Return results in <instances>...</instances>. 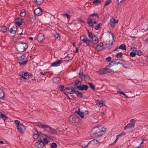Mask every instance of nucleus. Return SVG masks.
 Instances as JSON below:
<instances>
[{
  "label": "nucleus",
  "instance_id": "nucleus-35",
  "mask_svg": "<svg viewBox=\"0 0 148 148\" xmlns=\"http://www.w3.org/2000/svg\"><path fill=\"white\" fill-rule=\"evenodd\" d=\"M0 117L4 121L6 119H8V117L5 115V114H3L1 113L0 114Z\"/></svg>",
  "mask_w": 148,
  "mask_h": 148
},
{
  "label": "nucleus",
  "instance_id": "nucleus-49",
  "mask_svg": "<svg viewBox=\"0 0 148 148\" xmlns=\"http://www.w3.org/2000/svg\"><path fill=\"white\" fill-rule=\"evenodd\" d=\"M136 55V53L135 52L132 51L130 53V56L132 57H134Z\"/></svg>",
  "mask_w": 148,
  "mask_h": 148
},
{
  "label": "nucleus",
  "instance_id": "nucleus-45",
  "mask_svg": "<svg viewBox=\"0 0 148 148\" xmlns=\"http://www.w3.org/2000/svg\"><path fill=\"white\" fill-rule=\"evenodd\" d=\"M51 148H56L57 145L55 143H52L51 145Z\"/></svg>",
  "mask_w": 148,
  "mask_h": 148
},
{
  "label": "nucleus",
  "instance_id": "nucleus-46",
  "mask_svg": "<svg viewBox=\"0 0 148 148\" xmlns=\"http://www.w3.org/2000/svg\"><path fill=\"white\" fill-rule=\"evenodd\" d=\"M111 2L112 0H109L107 1L104 5V7H105L106 6L109 5L110 3H111Z\"/></svg>",
  "mask_w": 148,
  "mask_h": 148
},
{
  "label": "nucleus",
  "instance_id": "nucleus-2",
  "mask_svg": "<svg viewBox=\"0 0 148 148\" xmlns=\"http://www.w3.org/2000/svg\"><path fill=\"white\" fill-rule=\"evenodd\" d=\"M15 47L18 51L19 52H23L26 50L28 47V46L27 43L18 42L15 44Z\"/></svg>",
  "mask_w": 148,
  "mask_h": 148
},
{
  "label": "nucleus",
  "instance_id": "nucleus-32",
  "mask_svg": "<svg viewBox=\"0 0 148 148\" xmlns=\"http://www.w3.org/2000/svg\"><path fill=\"white\" fill-rule=\"evenodd\" d=\"M80 39L81 40L82 42H86L87 38H86L84 35H82L80 36Z\"/></svg>",
  "mask_w": 148,
  "mask_h": 148
},
{
  "label": "nucleus",
  "instance_id": "nucleus-47",
  "mask_svg": "<svg viewBox=\"0 0 148 148\" xmlns=\"http://www.w3.org/2000/svg\"><path fill=\"white\" fill-rule=\"evenodd\" d=\"M54 36L56 39H58V40H60V35L59 34L56 33L54 35Z\"/></svg>",
  "mask_w": 148,
  "mask_h": 148
},
{
  "label": "nucleus",
  "instance_id": "nucleus-19",
  "mask_svg": "<svg viewBox=\"0 0 148 148\" xmlns=\"http://www.w3.org/2000/svg\"><path fill=\"white\" fill-rule=\"evenodd\" d=\"M82 84V82L78 79H77L75 81V87L79 89V87L81 86Z\"/></svg>",
  "mask_w": 148,
  "mask_h": 148
},
{
  "label": "nucleus",
  "instance_id": "nucleus-5",
  "mask_svg": "<svg viewBox=\"0 0 148 148\" xmlns=\"http://www.w3.org/2000/svg\"><path fill=\"white\" fill-rule=\"evenodd\" d=\"M136 122L135 120L132 119H131L130 122L124 127V129L126 130L127 128H131L134 127L135 126V124Z\"/></svg>",
  "mask_w": 148,
  "mask_h": 148
},
{
  "label": "nucleus",
  "instance_id": "nucleus-40",
  "mask_svg": "<svg viewBox=\"0 0 148 148\" xmlns=\"http://www.w3.org/2000/svg\"><path fill=\"white\" fill-rule=\"evenodd\" d=\"M28 62V60H27L23 62H18V63L20 66L26 65Z\"/></svg>",
  "mask_w": 148,
  "mask_h": 148
},
{
  "label": "nucleus",
  "instance_id": "nucleus-23",
  "mask_svg": "<svg viewBox=\"0 0 148 148\" xmlns=\"http://www.w3.org/2000/svg\"><path fill=\"white\" fill-rule=\"evenodd\" d=\"M106 71H105V68H103L99 69L98 71L97 72L99 75H103L106 73Z\"/></svg>",
  "mask_w": 148,
  "mask_h": 148
},
{
  "label": "nucleus",
  "instance_id": "nucleus-6",
  "mask_svg": "<svg viewBox=\"0 0 148 148\" xmlns=\"http://www.w3.org/2000/svg\"><path fill=\"white\" fill-rule=\"evenodd\" d=\"M93 16H96L97 17L98 19L99 18L98 14L97 13H93L92 14H90L88 16L89 18H88L87 23L89 25H90L92 23H93L92 20L90 17Z\"/></svg>",
  "mask_w": 148,
  "mask_h": 148
},
{
  "label": "nucleus",
  "instance_id": "nucleus-27",
  "mask_svg": "<svg viewBox=\"0 0 148 148\" xmlns=\"http://www.w3.org/2000/svg\"><path fill=\"white\" fill-rule=\"evenodd\" d=\"M116 20L113 18L110 20V24L112 27H114V24L116 23Z\"/></svg>",
  "mask_w": 148,
  "mask_h": 148
},
{
  "label": "nucleus",
  "instance_id": "nucleus-31",
  "mask_svg": "<svg viewBox=\"0 0 148 148\" xmlns=\"http://www.w3.org/2000/svg\"><path fill=\"white\" fill-rule=\"evenodd\" d=\"M102 142L100 140H97V139H94L92 140L91 141V144H97V143H101Z\"/></svg>",
  "mask_w": 148,
  "mask_h": 148
},
{
  "label": "nucleus",
  "instance_id": "nucleus-24",
  "mask_svg": "<svg viewBox=\"0 0 148 148\" xmlns=\"http://www.w3.org/2000/svg\"><path fill=\"white\" fill-rule=\"evenodd\" d=\"M52 80L54 83L57 84L60 82L61 79L58 77H53Z\"/></svg>",
  "mask_w": 148,
  "mask_h": 148
},
{
  "label": "nucleus",
  "instance_id": "nucleus-54",
  "mask_svg": "<svg viewBox=\"0 0 148 148\" xmlns=\"http://www.w3.org/2000/svg\"><path fill=\"white\" fill-rule=\"evenodd\" d=\"M48 138L50 139L53 140H55L56 139L55 137L51 136H49Z\"/></svg>",
  "mask_w": 148,
  "mask_h": 148
},
{
  "label": "nucleus",
  "instance_id": "nucleus-56",
  "mask_svg": "<svg viewBox=\"0 0 148 148\" xmlns=\"http://www.w3.org/2000/svg\"><path fill=\"white\" fill-rule=\"evenodd\" d=\"M64 88V86L62 85H61L60 87H59V89L61 91H63Z\"/></svg>",
  "mask_w": 148,
  "mask_h": 148
},
{
  "label": "nucleus",
  "instance_id": "nucleus-16",
  "mask_svg": "<svg viewBox=\"0 0 148 148\" xmlns=\"http://www.w3.org/2000/svg\"><path fill=\"white\" fill-rule=\"evenodd\" d=\"M103 43L102 42H100L97 45L96 49L98 51H101L103 49Z\"/></svg>",
  "mask_w": 148,
  "mask_h": 148
},
{
  "label": "nucleus",
  "instance_id": "nucleus-53",
  "mask_svg": "<svg viewBox=\"0 0 148 148\" xmlns=\"http://www.w3.org/2000/svg\"><path fill=\"white\" fill-rule=\"evenodd\" d=\"M76 90H71L70 91H66V92L68 93H69L70 94H73V93L75 94V92L76 91Z\"/></svg>",
  "mask_w": 148,
  "mask_h": 148
},
{
  "label": "nucleus",
  "instance_id": "nucleus-28",
  "mask_svg": "<svg viewBox=\"0 0 148 148\" xmlns=\"http://www.w3.org/2000/svg\"><path fill=\"white\" fill-rule=\"evenodd\" d=\"M75 94L78 97L82 98L83 97V94L78 91H76L75 92Z\"/></svg>",
  "mask_w": 148,
  "mask_h": 148
},
{
  "label": "nucleus",
  "instance_id": "nucleus-63",
  "mask_svg": "<svg viewBox=\"0 0 148 148\" xmlns=\"http://www.w3.org/2000/svg\"><path fill=\"white\" fill-rule=\"evenodd\" d=\"M64 94L68 97V98L70 100H71V99L69 97L67 94H66V92H64Z\"/></svg>",
  "mask_w": 148,
  "mask_h": 148
},
{
  "label": "nucleus",
  "instance_id": "nucleus-48",
  "mask_svg": "<svg viewBox=\"0 0 148 148\" xmlns=\"http://www.w3.org/2000/svg\"><path fill=\"white\" fill-rule=\"evenodd\" d=\"M106 67H107L105 68V71H106V73H110L112 71V69H109V68H107Z\"/></svg>",
  "mask_w": 148,
  "mask_h": 148
},
{
  "label": "nucleus",
  "instance_id": "nucleus-1",
  "mask_svg": "<svg viewBox=\"0 0 148 148\" xmlns=\"http://www.w3.org/2000/svg\"><path fill=\"white\" fill-rule=\"evenodd\" d=\"M105 131L104 128L99 126L93 128L91 131L90 134L94 138H98L104 134Z\"/></svg>",
  "mask_w": 148,
  "mask_h": 148
},
{
  "label": "nucleus",
  "instance_id": "nucleus-42",
  "mask_svg": "<svg viewBox=\"0 0 148 148\" xmlns=\"http://www.w3.org/2000/svg\"><path fill=\"white\" fill-rule=\"evenodd\" d=\"M119 48L122 50H125L126 49V46L124 44H122L119 46Z\"/></svg>",
  "mask_w": 148,
  "mask_h": 148
},
{
  "label": "nucleus",
  "instance_id": "nucleus-29",
  "mask_svg": "<svg viewBox=\"0 0 148 148\" xmlns=\"http://www.w3.org/2000/svg\"><path fill=\"white\" fill-rule=\"evenodd\" d=\"M89 85V87L91 88L93 91L95 90V85L91 82L87 83Z\"/></svg>",
  "mask_w": 148,
  "mask_h": 148
},
{
  "label": "nucleus",
  "instance_id": "nucleus-7",
  "mask_svg": "<svg viewBox=\"0 0 148 148\" xmlns=\"http://www.w3.org/2000/svg\"><path fill=\"white\" fill-rule=\"evenodd\" d=\"M79 75L82 79L83 80H85L86 79H90V77L88 74H84L83 71H80L79 74Z\"/></svg>",
  "mask_w": 148,
  "mask_h": 148
},
{
  "label": "nucleus",
  "instance_id": "nucleus-61",
  "mask_svg": "<svg viewBox=\"0 0 148 148\" xmlns=\"http://www.w3.org/2000/svg\"><path fill=\"white\" fill-rule=\"evenodd\" d=\"M117 140L116 139L112 143L110 144V145L112 146L114 145L117 141Z\"/></svg>",
  "mask_w": 148,
  "mask_h": 148
},
{
  "label": "nucleus",
  "instance_id": "nucleus-15",
  "mask_svg": "<svg viewBox=\"0 0 148 148\" xmlns=\"http://www.w3.org/2000/svg\"><path fill=\"white\" fill-rule=\"evenodd\" d=\"M42 12L41 9L40 8H38L34 11V13L36 16H38L41 15L42 14Z\"/></svg>",
  "mask_w": 148,
  "mask_h": 148
},
{
  "label": "nucleus",
  "instance_id": "nucleus-18",
  "mask_svg": "<svg viewBox=\"0 0 148 148\" xmlns=\"http://www.w3.org/2000/svg\"><path fill=\"white\" fill-rule=\"evenodd\" d=\"M79 90L83 91L85 90L86 91L88 90V85L86 84H83L81 86L79 87Z\"/></svg>",
  "mask_w": 148,
  "mask_h": 148
},
{
  "label": "nucleus",
  "instance_id": "nucleus-17",
  "mask_svg": "<svg viewBox=\"0 0 148 148\" xmlns=\"http://www.w3.org/2000/svg\"><path fill=\"white\" fill-rule=\"evenodd\" d=\"M76 108H78V110L75 112V113L77 114L81 118H84V113L82 111H80V109L79 107H77Z\"/></svg>",
  "mask_w": 148,
  "mask_h": 148
},
{
  "label": "nucleus",
  "instance_id": "nucleus-25",
  "mask_svg": "<svg viewBox=\"0 0 148 148\" xmlns=\"http://www.w3.org/2000/svg\"><path fill=\"white\" fill-rule=\"evenodd\" d=\"M86 42L87 46L90 47V44L93 43V41L92 39L89 40L87 38Z\"/></svg>",
  "mask_w": 148,
  "mask_h": 148
},
{
  "label": "nucleus",
  "instance_id": "nucleus-50",
  "mask_svg": "<svg viewBox=\"0 0 148 148\" xmlns=\"http://www.w3.org/2000/svg\"><path fill=\"white\" fill-rule=\"evenodd\" d=\"M137 54L139 56H141L143 54V52L140 50H138Z\"/></svg>",
  "mask_w": 148,
  "mask_h": 148
},
{
  "label": "nucleus",
  "instance_id": "nucleus-21",
  "mask_svg": "<svg viewBox=\"0 0 148 148\" xmlns=\"http://www.w3.org/2000/svg\"><path fill=\"white\" fill-rule=\"evenodd\" d=\"M33 132L35 133L33 134V137L34 139H37L38 136H40V135L42 134L41 133L39 134L38 132L35 130H34Z\"/></svg>",
  "mask_w": 148,
  "mask_h": 148
},
{
  "label": "nucleus",
  "instance_id": "nucleus-62",
  "mask_svg": "<svg viewBox=\"0 0 148 148\" xmlns=\"http://www.w3.org/2000/svg\"><path fill=\"white\" fill-rule=\"evenodd\" d=\"M117 92L118 93L120 94H121L122 95H125V94L123 92H120V91H117Z\"/></svg>",
  "mask_w": 148,
  "mask_h": 148
},
{
  "label": "nucleus",
  "instance_id": "nucleus-44",
  "mask_svg": "<svg viewBox=\"0 0 148 148\" xmlns=\"http://www.w3.org/2000/svg\"><path fill=\"white\" fill-rule=\"evenodd\" d=\"M102 25V24L100 23L98 24L97 25H96L95 26V29L96 30H99V28H100V26H101Z\"/></svg>",
  "mask_w": 148,
  "mask_h": 148
},
{
  "label": "nucleus",
  "instance_id": "nucleus-34",
  "mask_svg": "<svg viewBox=\"0 0 148 148\" xmlns=\"http://www.w3.org/2000/svg\"><path fill=\"white\" fill-rule=\"evenodd\" d=\"M26 13L24 9L22 10L20 13V16L21 17H25V16Z\"/></svg>",
  "mask_w": 148,
  "mask_h": 148
},
{
  "label": "nucleus",
  "instance_id": "nucleus-58",
  "mask_svg": "<svg viewBox=\"0 0 148 148\" xmlns=\"http://www.w3.org/2000/svg\"><path fill=\"white\" fill-rule=\"evenodd\" d=\"M15 123L17 125H20V122L18 120H15Z\"/></svg>",
  "mask_w": 148,
  "mask_h": 148
},
{
  "label": "nucleus",
  "instance_id": "nucleus-55",
  "mask_svg": "<svg viewBox=\"0 0 148 148\" xmlns=\"http://www.w3.org/2000/svg\"><path fill=\"white\" fill-rule=\"evenodd\" d=\"M62 16H65V17H67L68 19H69L70 18V16L69 15L67 14H62Z\"/></svg>",
  "mask_w": 148,
  "mask_h": 148
},
{
  "label": "nucleus",
  "instance_id": "nucleus-20",
  "mask_svg": "<svg viewBox=\"0 0 148 148\" xmlns=\"http://www.w3.org/2000/svg\"><path fill=\"white\" fill-rule=\"evenodd\" d=\"M15 23L18 26H20L22 25L23 22V20L20 18L18 17L15 20Z\"/></svg>",
  "mask_w": 148,
  "mask_h": 148
},
{
  "label": "nucleus",
  "instance_id": "nucleus-8",
  "mask_svg": "<svg viewBox=\"0 0 148 148\" xmlns=\"http://www.w3.org/2000/svg\"><path fill=\"white\" fill-rule=\"evenodd\" d=\"M48 126L49 127H47V129H48L47 130V131L49 134H57V132L56 129L50 127L49 125H48Z\"/></svg>",
  "mask_w": 148,
  "mask_h": 148
},
{
  "label": "nucleus",
  "instance_id": "nucleus-39",
  "mask_svg": "<svg viewBox=\"0 0 148 148\" xmlns=\"http://www.w3.org/2000/svg\"><path fill=\"white\" fill-rule=\"evenodd\" d=\"M115 57L117 58H121L123 57V53L122 52H120L117 54L115 56Z\"/></svg>",
  "mask_w": 148,
  "mask_h": 148
},
{
  "label": "nucleus",
  "instance_id": "nucleus-52",
  "mask_svg": "<svg viewBox=\"0 0 148 148\" xmlns=\"http://www.w3.org/2000/svg\"><path fill=\"white\" fill-rule=\"evenodd\" d=\"M101 1H100L99 0H94L93 2V3L96 4H101Z\"/></svg>",
  "mask_w": 148,
  "mask_h": 148
},
{
  "label": "nucleus",
  "instance_id": "nucleus-26",
  "mask_svg": "<svg viewBox=\"0 0 148 148\" xmlns=\"http://www.w3.org/2000/svg\"><path fill=\"white\" fill-rule=\"evenodd\" d=\"M44 0H33V2L36 4L41 5L44 2Z\"/></svg>",
  "mask_w": 148,
  "mask_h": 148
},
{
  "label": "nucleus",
  "instance_id": "nucleus-12",
  "mask_svg": "<svg viewBox=\"0 0 148 148\" xmlns=\"http://www.w3.org/2000/svg\"><path fill=\"white\" fill-rule=\"evenodd\" d=\"M112 37L113 38V39H112V41L111 42V41H110V40H109L108 41H107L106 42V45H108V47L109 49H110L112 47V46L113 45V42L114 41V37H113L114 34L113 33L112 34Z\"/></svg>",
  "mask_w": 148,
  "mask_h": 148
},
{
  "label": "nucleus",
  "instance_id": "nucleus-10",
  "mask_svg": "<svg viewBox=\"0 0 148 148\" xmlns=\"http://www.w3.org/2000/svg\"><path fill=\"white\" fill-rule=\"evenodd\" d=\"M34 123L37 124V126L38 127L40 128L47 129V127H48L47 125L42 123L40 122H37L36 123Z\"/></svg>",
  "mask_w": 148,
  "mask_h": 148
},
{
  "label": "nucleus",
  "instance_id": "nucleus-60",
  "mask_svg": "<svg viewBox=\"0 0 148 148\" xmlns=\"http://www.w3.org/2000/svg\"><path fill=\"white\" fill-rule=\"evenodd\" d=\"M131 49H133V51L135 52L137 51V48L135 47H131Z\"/></svg>",
  "mask_w": 148,
  "mask_h": 148
},
{
  "label": "nucleus",
  "instance_id": "nucleus-33",
  "mask_svg": "<svg viewBox=\"0 0 148 148\" xmlns=\"http://www.w3.org/2000/svg\"><path fill=\"white\" fill-rule=\"evenodd\" d=\"M5 95L3 92L2 90L0 89V99H4Z\"/></svg>",
  "mask_w": 148,
  "mask_h": 148
},
{
  "label": "nucleus",
  "instance_id": "nucleus-9",
  "mask_svg": "<svg viewBox=\"0 0 148 148\" xmlns=\"http://www.w3.org/2000/svg\"><path fill=\"white\" fill-rule=\"evenodd\" d=\"M10 25H9L8 27V30L9 31L10 33L15 34L16 33L17 29V28L16 26H13L10 27Z\"/></svg>",
  "mask_w": 148,
  "mask_h": 148
},
{
  "label": "nucleus",
  "instance_id": "nucleus-4",
  "mask_svg": "<svg viewBox=\"0 0 148 148\" xmlns=\"http://www.w3.org/2000/svg\"><path fill=\"white\" fill-rule=\"evenodd\" d=\"M79 118L77 115H73L70 116L69 119L70 122L72 123H77L79 121Z\"/></svg>",
  "mask_w": 148,
  "mask_h": 148
},
{
  "label": "nucleus",
  "instance_id": "nucleus-59",
  "mask_svg": "<svg viewBox=\"0 0 148 148\" xmlns=\"http://www.w3.org/2000/svg\"><path fill=\"white\" fill-rule=\"evenodd\" d=\"M125 133L124 132H123L120 134L119 135H118V136L119 137H121L122 136H125Z\"/></svg>",
  "mask_w": 148,
  "mask_h": 148
},
{
  "label": "nucleus",
  "instance_id": "nucleus-51",
  "mask_svg": "<svg viewBox=\"0 0 148 148\" xmlns=\"http://www.w3.org/2000/svg\"><path fill=\"white\" fill-rule=\"evenodd\" d=\"M44 142L45 144H47L50 141L48 140L47 138H45L43 139Z\"/></svg>",
  "mask_w": 148,
  "mask_h": 148
},
{
  "label": "nucleus",
  "instance_id": "nucleus-11",
  "mask_svg": "<svg viewBox=\"0 0 148 148\" xmlns=\"http://www.w3.org/2000/svg\"><path fill=\"white\" fill-rule=\"evenodd\" d=\"M45 36L44 34L42 33H39L37 36V40L39 42H41L45 39Z\"/></svg>",
  "mask_w": 148,
  "mask_h": 148
},
{
  "label": "nucleus",
  "instance_id": "nucleus-41",
  "mask_svg": "<svg viewBox=\"0 0 148 148\" xmlns=\"http://www.w3.org/2000/svg\"><path fill=\"white\" fill-rule=\"evenodd\" d=\"M111 63H113V64H112V65L111 66H113V65H118V64H122V65H124L123 64V63H121L119 62H116V61H113V60L111 62Z\"/></svg>",
  "mask_w": 148,
  "mask_h": 148
},
{
  "label": "nucleus",
  "instance_id": "nucleus-37",
  "mask_svg": "<svg viewBox=\"0 0 148 148\" xmlns=\"http://www.w3.org/2000/svg\"><path fill=\"white\" fill-rule=\"evenodd\" d=\"M1 30L3 32L5 33L7 31V28L5 26L3 25L1 27Z\"/></svg>",
  "mask_w": 148,
  "mask_h": 148
},
{
  "label": "nucleus",
  "instance_id": "nucleus-13",
  "mask_svg": "<svg viewBox=\"0 0 148 148\" xmlns=\"http://www.w3.org/2000/svg\"><path fill=\"white\" fill-rule=\"evenodd\" d=\"M34 146L37 148H42L45 145L44 143H41L37 141L34 144Z\"/></svg>",
  "mask_w": 148,
  "mask_h": 148
},
{
  "label": "nucleus",
  "instance_id": "nucleus-3",
  "mask_svg": "<svg viewBox=\"0 0 148 148\" xmlns=\"http://www.w3.org/2000/svg\"><path fill=\"white\" fill-rule=\"evenodd\" d=\"M88 36L90 39H92L93 41V43L95 44H97L99 42V40L97 37L92 32H90L89 30H88Z\"/></svg>",
  "mask_w": 148,
  "mask_h": 148
},
{
  "label": "nucleus",
  "instance_id": "nucleus-38",
  "mask_svg": "<svg viewBox=\"0 0 148 148\" xmlns=\"http://www.w3.org/2000/svg\"><path fill=\"white\" fill-rule=\"evenodd\" d=\"M125 0H117L118 5L119 6L121 5L125 1Z\"/></svg>",
  "mask_w": 148,
  "mask_h": 148
},
{
  "label": "nucleus",
  "instance_id": "nucleus-14",
  "mask_svg": "<svg viewBox=\"0 0 148 148\" xmlns=\"http://www.w3.org/2000/svg\"><path fill=\"white\" fill-rule=\"evenodd\" d=\"M20 76L25 79H29V77L28 75V72H21L20 73Z\"/></svg>",
  "mask_w": 148,
  "mask_h": 148
},
{
  "label": "nucleus",
  "instance_id": "nucleus-36",
  "mask_svg": "<svg viewBox=\"0 0 148 148\" xmlns=\"http://www.w3.org/2000/svg\"><path fill=\"white\" fill-rule=\"evenodd\" d=\"M17 129L18 130V132L21 134H23V131L22 127H20L19 125H17Z\"/></svg>",
  "mask_w": 148,
  "mask_h": 148
},
{
  "label": "nucleus",
  "instance_id": "nucleus-22",
  "mask_svg": "<svg viewBox=\"0 0 148 148\" xmlns=\"http://www.w3.org/2000/svg\"><path fill=\"white\" fill-rule=\"evenodd\" d=\"M62 62L61 60H58L51 64V66H58L60 65Z\"/></svg>",
  "mask_w": 148,
  "mask_h": 148
},
{
  "label": "nucleus",
  "instance_id": "nucleus-43",
  "mask_svg": "<svg viewBox=\"0 0 148 148\" xmlns=\"http://www.w3.org/2000/svg\"><path fill=\"white\" fill-rule=\"evenodd\" d=\"M25 56L24 55H22L21 56H19L18 58V60L21 61L24 59Z\"/></svg>",
  "mask_w": 148,
  "mask_h": 148
},
{
  "label": "nucleus",
  "instance_id": "nucleus-64",
  "mask_svg": "<svg viewBox=\"0 0 148 148\" xmlns=\"http://www.w3.org/2000/svg\"><path fill=\"white\" fill-rule=\"evenodd\" d=\"M20 127H23L25 129H26V127L23 124L20 123V125H19Z\"/></svg>",
  "mask_w": 148,
  "mask_h": 148
},
{
  "label": "nucleus",
  "instance_id": "nucleus-30",
  "mask_svg": "<svg viewBox=\"0 0 148 148\" xmlns=\"http://www.w3.org/2000/svg\"><path fill=\"white\" fill-rule=\"evenodd\" d=\"M96 103L97 105L99 107H101L103 106V104L99 100H97L96 101Z\"/></svg>",
  "mask_w": 148,
  "mask_h": 148
},
{
  "label": "nucleus",
  "instance_id": "nucleus-57",
  "mask_svg": "<svg viewBox=\"0 0 148 148\" xmlns=\"http://www.w3.org/2000/svg\"><path fill=\"white\" fill-rule=\"evenodd\" d=\"M112 58L111 57L109 56L107 58L106 60L108 62H110Z\"/></svg>",
  "mask_w": 148,
  "mask_h": 148
}]
</instances>
